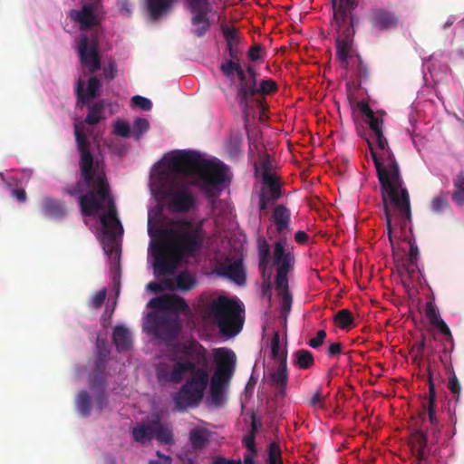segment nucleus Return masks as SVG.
<instances>
[{"label":"nucleus","mask_w":464,"mask_h":464,"mask_svg":"<svg viewBox=\"0 0 464 464\" xmlns=\"http://www.w3.org/2000/svg\"><path fill=\"white\" fill-rule=\"evenodd\" d=\"M154 437L160 442L171 444L173 442V433L171 430L160 423V418L153 419Z\"/></svg>","instance_id":"nucleus-37"},{"label":"nucleus","mask_w":464,"mask_h":464,"mask_svg":"<svg viewBox=\"0 0 464 464\" xmlns=\"http://www.w3.org/2000/svg\"><path fill=\"white\" fill-rule=\"evenodd\" d=\"M95 401L97 407L102 410L107 405V394L105 389H102L96 392Z\"/></svg>","instance_id":"nucleus-61"},{"label":"nucleus","mask_w":464,"mask_h":464,"mask_svg":"<svg viewBox=\"0 0 464 464\" xmlns=\"http://www.w3.org/2000/svg\"><path fill=\"white\" fill-rule=\"evenodd\" d=\"M148 231L160 240L153 249V266L155 273L160 276L172 274L183 258L198 256L206 239L203 221L188 218L171 219L167 227L155 232L149 226Z\"/></svg>","instance_id":"nucleus-4"},{"label":"nucleus","mask_w":464,"mask_h":464,"mask_svg":"<svg viewBox=\"0 0 464 464\" xmlns=\"http://www.w3.org/2000/svg\"><path fill=\"white\" fill-rule=\"evenodd\" d=\"M189 442L194 450H200L209 443V432L203 428H194L189 431Z\"/></svg>","instance_id":"nucleus-29"},{"label":"nucleus","mask_w":464,"mask_h":464,"mask_svg":"<svg viewBox=\"0 0 464 464\" xmlns=\"http://www.w3.org/2000/svg\"><path fill=\"white\" fill-rule=\"evenodd\" d=\"M335 324L342 329H349L353 324V318L351 312L342 309L334 315Z\"/></svg>","instance_id":"nucleus-46"},{"label":"nucleus","mask_w":464,"mask_h":464,"mask_svg":"<svg viewBox=\"0 0 464 464\" xmlns=\"http://www.w3.org/2000/svg\"><path fill=\"white\" fill-rule=\"evenodd\" d=\"M285 353V362H287V352L286 350H281L280 348V335L278 332H275L271 341V355L274 360L280 363V359L283 354Z\"/></svg>","instance_id":"nucleus-47"},{"label":"nucleus","mask_w":464,"mask_h":464,"mask_svg":"<svg viewBox=\"0 0 464 464\" xmlns=\"http://www.w3.org/2000/svg\"><path fill=\"white\" fill-rule=\"evenodd\" d=\"M384 215L386 219L388 237L392 246H393V238H401V240L407 242L409 245L407 258L418 261L420 251L418 246L415 243V240L410 235L411 234V227H410L411 223V209L410 208V216L409 219L407 220L404 218H398V222L395 220L390 221L385 208Z\"/></svg>","instance_id":"nucleus-10"},{"label":"nucleus","mask_w":464,"mask_h":464,"mask_svg":"<svg viewBox=\"0 0 464 464\" xmlns=\"http://www.w3.org/2000/svg\"><path fill=\"white\" fill-rule=\"evenodd\" d=\"M429 372V401L427 402L426 410L420 413V418L422 420H425L426 415H428L429 421L430 424V430L433 435L437 438V435L440 433V426L439 420L435 414V400H436V391L435 384L432 380V373L430 369H428Z\"/></svg>","instance_id":"nucleus-16"},{"label":"nucleus","mask_w":464,"mask_h":464,"mask_svg":"<svg viewBox=\"0 0 464 464\" xmlns=\"http://www.w3.org/2000/svg\"><path fill=\"white\" fill-rule=\"evenodd\" d=\"M106 299V289L103 288L98 291L92 300V306L93 308H100Z\"/></svg>","instance_id":"nucleus-58"},{"label":"nucleus","mask_w":464,"mask_h":464,"mask_svg":"<svg viewBox=\"0 0 464 464\" xmlns=\"http://www.w3.org/2000/svg\"><path fill=\"white\" fill-rule=\"evenodd\" d=\"M69 17L80 24L81 30H87L97 24L95 8L92 4L84 5L81 10H71Z\"/></svg>","instance_id":"nucleus-20"},{"label":"nucleus","mask_w":464,"mask_h":464,"mask_svg":"<svg viewBox=\"0 0 464 464\" xmlns=\"http://www.w3.org/2000/svg\"><path fill=\"white\" fill-rule=\"evenodd\" d=\"M278 90L276 82L272 79L262 80L257 83V97L264 98L266 95L276 92Z\"/></svg>","instance_id":"nucleus-45"},{"label":"nucleus","mask_w":464,"mask_h":464,"mask_svg":"<svg viewBox=\"0 0 464 464\" xmlns=\"http://www.w3.org/2000/svg\"><path fill=\"white\" fill-rule=\"evenodd\" d=\"M44 214L51 218H61L65 214L64 203L51 198H44L42 205Z\"/></svg>","instance_id":"nucleus-30"},{"label":"nucleus","mask_w":464,"mask_h":464,"mask_svg":"<svg viewBox=\"0 0 464 464\" xmlns=\"http://www.w3.org/2000/svg\"><path fill=\"white\" fill-rule=\"evenodd\" d=\"M367 123L372 132V139L376 142L378 149H383L387 145V140L382 129L383 123L382 119L374 114L372 117L367 119Z\"/></svg>","instance_id":"nucleus-28"},{"label":"nucleus","mask_w":464,"mask_h":464,"mask_svg":"<svg viewBox=\"0 0 464 464\" xmlns=\"http://www.w3.org/2000/svg\"><path fill=\"white\" fill-rule=\"evenodd\" d=\"M451 198L454 203L459 206H464V187L463 188H455L454 191L451 194Z\"/></svg>","instance_id":"nucleus-62"},{"label":"nucleus","mask_w":464,"mask_h":464,"mask_svg":"<svg viewBox=\"0 0 464 464\" xmlns=\"http://www.w3.org/2000/svg\"><path fill=\"white\" fill-rule=\"evenodd\" d=\"M276 289L281 298V312L285 314V320H286V315L291 310L293 300L289 291L288 281H285L282 285L276 282Z\"/></svg>","instance_id":"nucleus-35"},{"label":"nucleus","mask_w":464,"mask_h":464,"mask_svg":"<svg viewBox=\"0 0 464 464\" xmlns=\"http://www.w3.org/2000/svg\"><path fill=\"white\" fill-rule=\"evenodd\" d=\"M90 386L92 390H102L105 389V380L103 374H98L95 372L94 374L90 375Z\"/></svg>","instance_id":"nucleus-54"},{"label":"nucleus","mask_w":464,"mask_h":464,"mask_svg":"<svg viewBox=\"0 0 464 464\" xmlns=\"http://www.w3.org/2000/svg\"><path fill=\"white\" fill-rule=\"evenodd\" d=\"M182 353L188 359L176 361L171 366L160 363L156 369L160 382L179 383L189 373L184 384L173 395L176 408L184 411L198 406L202 401L208 384L211 400L218 405L225 384L210 379V359L207 349L199 343H191L183 347Z\"/></svg>","instance_id":"nucleus-2"},{"label":"nucleus","mask_w":464,"mask_h":464,"mask_svg":"<svg viewBox=\"0 0 464 464\" xmlns=\"http://www.w3.org/2000/svg\"><path fill=\"white\" fill-rule=\"evenodd\" d=\"M236 85V98L244 114L247 115L252 102L261 103L257 97V82L246 79V72L239 73Z\"/></svg>","instance_id":"nucleus-13"},{"label":"nucleus","mask_w":464,"mask_h":464,"mask_svg":"<svg viewBox=\"0 0 464 464\" xmlns=\"http://www.w3.org/2000/svg\"><path fill=\"white\" fill-rule=\"evenodd\" d=\"M105 108L104 101L101 100L95 102L89 108L88 113L85 118V123L89 125L97 124L102 119V113Z\"/></svg>","instance_id":"nucleus-42"},{"label":"nucleus","mask_w":464,"mask_h":464,"mask_svg":"<svg viewBox=\"0 0 464 464\" xmlns=\"http://www.w3.org/2000/svg\"><path fill=\"white\" fill-rule=\"evenodd\" d=\"M75 404L78 411L83 417H88L92 411V401L86 391H81L76 397Z\"/></svg>","instance_id":"nucleus-41"},{"label":"nucleus","mask_w":464,"mask_h":464,"mask_svg":"<svg viewBox=\"0 0 464 464\" xmlns=\"http://www.w3.org/2000/svg\"><path fill=\"white\" fill-rule=\"evenodd\" d=\"M256 243L259 259L258 267L264 276L271 261L270 246L264 237H259Z\"/></svg>","instance_id":"nucleus-26"},{"label":"nucleus","mask_w":464,"mask_h":464,"mask_svg":"<svg viewBox=\"0 0 464 464\" xmlns=\"http://www.w3.org/2000/svg\"><path fill=\"white\" fill-rule=\"evenodd\" d=\"M266 464H283L281 449L276 442H271L268 447V459Z\"/></svg>","instance_id":"nucleus-48"},{"label":"nucleus","mask_w":464,"mask_h":464,"mask_svg":"<svg viewBox=\"0 0 464 464\" xmlns=\"http://www.w3.org/2000/svg\"><path fill=\"white\" fill-rule=\"evenodd\" d=\"M190 12L193 14L191 23L193 25H197V28L193 31V34L197 37L204 36L210 27L207 9H200L198 11Z\"/></svg>","instance_id":"nucleus-25"},{"label":"nucleus","mask_w":464,"mask_h":464,"mask_svg":"<svg viewBox=\"0 0 464 464\" xmlns=\"http://www.w3.org/2000/svg\"><path fill=\"white\" fill-rule=\"evenodd\" d=\"M262 185L258 195V207L260 211L266 212L268 208L283 196V188L279 177L271 172L268 160L262 162Z\"/></svg>","instance_id":"nucleus-8"},{"label":"nucleus","mask_w":464,"mask_h":464,"mask_svg":"<svg viewBox=\"0 0 464 464\" xmlns=\"http://www.w3.org/2000/svg\"><path fill=\"white\" fill-rule=\"evenodd\" d=\"M83 85V82L79 79L76 86V97L78 103L85 104L90 100H92L99 95V90L102 87V83L98 77L92 76L88 80L86 92H84Z\"/></svg>","instance_id":"nucleus-21"},{"label":"nucleus","mask_w":464,"mask_h":464,"mask_svg":"<svg viewBox=\"0 0 464 464\" xmlns=\"http://www.w3.org/2000/svg\"><path fill=\"white\" fill-rule=\"evenodd\" d=\"M413 447L416 449L418 460H423L426 457V449L428 443L427 433L420 429L415 430L411 437Z\"/></svg>","instance_id":"nucleus-36"},{"label":"nucleus","mask_w":464,"mask_h":464,"mask_svg":"<svg viewBox=\"0 0 464 464\" xmlns=\"http://www.w3.org/2000/svg\"><path fill=\"white\" fill-rule=\"evenodd\" d=\"M132 105L140 108L142 111H150L152 108V102L148 98L135 95L131 98Z\"/></svg>","instance_id":"nucleus-53"},{"label":"nucleus","mask_w":464,"mask_h":464,"mask_svg":"<svg viewBox=\"0 0 464 464\" xmlns=\"http://www.w3.org/2000/svg\"><path fill=\"white\" fill-rule=\"evenodd\" d=\"M336 55L344 68L349 66V57L352 58L353 36L355 34L353 17H351L348 24L341 30H336Z\"/></svg>","instance_id":"nucleus-15"},{"label":"nucleus","mask_w":464,"mask_h":464,"mask_svg":"<svg viewBox=\"0 0 464 464\" xmlns=\"http://www.w3.org/2000/svg\"><path fill=\"white\" fill-rule=\"evenodd\" d=\"M293 358V364L299 369L307 370L314 365V354L308 350L300 349L295 351Z\"/></svg>","instance_id":"nucleus-32"},{"label":"nucleus","mask_w":464,"mask_h":464,"mask_svg":"<svg viewBox=\"0 0 464 464\" xmlns=\"http://www.w3.org/2000/svg\"><path fill=\"white\" fill-rule=\"evenodd\" d=\"M271 220L274 222L279 237L285 236V231L289 227L291 221L290 210L285 205L276 206Z\"/></svg>","instance_id":"nucleus-22"},{"label":"nucleus","mask_w":464,"mask_h":464,"mask_svg":"<svg viewBox=\"0 0 464 464\" xmlns=\"http://www.w3.org/2000/svg\"><path fill=\"white\" fill-rule=\"evenodd\" d=\"M131 435L138 443L144 444L150 441L154 438L153 420L148 423H141L134 427L131 430Z\"/></svg>","instance_id":"nucleus-27"},{"label":"nucleus","mask_w":464,"mask_h":464,"mask_svg":"<svg viewBox=\"0 0 464 464\" xmlns=\"http://www.w3.org/2000/svg\"><path fill=\"white\" fill-rule=\"evenodd\" d=\"M430 209L435 214H442L444 211L450 209V202L447 197L440 194L431 198L430 204Z\"/></svg>","instance_id":"nucleus-44"},{"label":"nucleus","mask_w":464,"mask_h":464,"mask_svg":"<svg viewBox=\"0 0 464 464\" xmlns=\"http://www.w3.org/2000/svg\"><path fill=\"white\" fill-rule=\"evenodd\" d=\"M112 341L119 353L131 348L132 339L130 332L124 326H116L112 334Z\"/></svg>","instance_id":"nucleus-23"},{"label":"nucleus","mask_w":464,"mask_h":464,"mask_svg":"<svg viewBox=\"0 0 464 464\" xmlns=\"http://www.w3.org/2000/svg\"><path fill=\"white\" fill-rule=\"evenodd\" d=\"M74 135L80 154L81 177L87 187L96 188V191L91 189L79 196L81 210L83 216L92 217L107 208V213H103L100 218L104 227V235L110 239V243L104 246V250L116 261L119 271L121 251L114 239L117 234L121 233L122 227L116 216V208L110 193V186L105 173L96 171L94 158L91 152V143L87 135L77 124H74Z\"/></svg>","instance_id":"nucleus-3"},{"label":"nucleus","mask_w":464,"mask_h":464,"mask_svg":"<svg viewBox=\"0 0 464 464\" xmlns=\"http://www.w3.org/2000/svg\"><path fill=\"white\" fill-rule=\"evenodd\" d=\"M242 312L237 300L225 295L214 299L204 310L205 316L213 321L222 335L227 337H234L242 330Z\"/></svg>","instance_id":"nucleus-6"},{"label":"nucleus","mask_w":464,"mask_h":464,"mask_svg":"<svg viewBox=\"0 0 464 464\" xmlns=\"http://www.w3.org/2000/svg\"><path fill=\"white\" fill-rule=\"evenodd\" d=\"M226 275L229 279H231L238 285H243L246 284V274L242 262L239 260L234 261L232 264L227 266Z\"/></svg>","instance_id":"nucleus-34"},{"label":"nucleus","mask_w":464,"mask_h":464,"mask_svg":"<svg viewBox=\"0 0 464 464\" xmlns=\"http://www.w3.org/2000/svg\"><path fill=\"white\" fill-rule=\"evenodd\" d=\"M214 360L217 363V369L211 379L225 384L233 375L236 354L231 349L217 348L214 350Z\"/></svg>","instance_id":"nucleus-12"},{"label":"nucleus","mask_w":464,"mask_h":464,"mask_svg":"<svg viewBox=\"0 0 464 464\" xmlns=\"http://www.w3.org/2000/svg\"><path fill=\"white\" fill-rule=\"evenodd\" d=\"M402 269L410 276L414 275L416 271L419 270L417 261L407 258L402 265Z\"/></svg>","instance_id":"nucleus-63"},{"label":"nucleus","mask_w":464,"mask_h":464,"mask_svg":"<svg viewBox=\"0 0 464 464\" xmlns=\"http://www.w3.org/2000/svg\"><path fill=\"white\" fill-rule=\"evenodd\" d=\"M271 259L276 271V282L282 285L288 281V274L295 264L294 246L288 242L286 236L279 237L274 243Z\"/></svg>","instance_id":"nucleus-7"},{"label":"nucleus","mask_w":464,"mask_h":464,"mask_svg":"<svg viewBox=\"0 0 464 464\" xmlns=\"http://www.w3.org/2000/svg\"><path fill=\"white\" fill-rule=\"evenodd\" d=\"M425 315L430 324L446 337V341L450 344V351H452L454 347L453 336L448 324L440 316L439 311L433 302L429 301L426 303Z\"/></svg>","instance_id":"nucleus-18"},{"label":"nucleus","mask_w":464,"mask_h":464,"mask_svg":"<svg viewBox=\"0 0 464 464\" xmlns=\"http://www.w3.org/2000/svg\"><path fill=\"white\" fill-rule=\"evenodd\" d=\"M326 338V332L324 330H319L316 333V336L314 338H311L308 341V345L314 349L319 348L323 343L324 339Z\"/></svg>","instance_id":"nucleus-55"},{"label":"nucleus","mask_w":464,"mask_h":464,"mask_svg":"<svg viewBox=\"0 0 464 464\" xmlns=\"http://www.w3.org/2000/svg\"><path fill=\"white\" fill-rule=\"evenodd\" d=\"M367 20L372 29L378 33L394 30L400 24V18L396 13L382 7L370 9Z\"/></svg>","instance_id":"nucleus-14"},{"label":"nucleus","mask_w":464,"mask_h":464,"mask_svg":"<svg viewBox=\"0 0 464 464\" xmlns=\"http://www.w3.org/2000/svg\"><path fill=\"white\" fill-rule=\"evenodd\" d=\"M223 35L227 42V50L230 58L237 59L240 56V50L237 48L239 44L238 31L235 27H223Z\"/></svg>","instance_id":"nucleus-24"},{"label":"nucleus","mask_w":464,"mask_h":464,"mask_svg":"<svg viewBox=\"0 0 464 464\" xmlns=\"http://www.w3.org/2000/svg\"><path fill=\"white\" fill-rule=\"evenodd\" d=\"M349 68L353 70L359 78L368 77V68L366 64L363 63L360 54H352V58L349 57V66L346 69Z\"/></svg>","instance_id":"nucleus-43"},{"label":"nucleus","mask_w":464,"mask_h":464,"mask_svg":"<svg viewBox=\"0 0 464 464\" xmlns=\"http://www.w3.org/2000/svg\"><path fill=\"white\" fill-rule=\"evenodd\" d=\"M114 134L122 137V138H128L130 134V125L123 121H117L114 123Z\"/></svg>","instance_id":"nucleus-52"},{"label":"nucleus","mask_w":464,"mask_h":464,"mask_svg":"<svg viewBox=\"0 0 464 464\" xmlns=\"http://www.w3.org/2000/svg\"><path fill=\"white\" fill-rule=\"evenodd\" d=\"M425 315L430 324L446 337V341L450 344V351H452L454 347L453 336L448 324L440 316L439 311L433 302L429 301L426 303Z\"/></svg>","instance_id":"nucleus-17"},{"label":"nucleus","mask_w":464,"mask_h":464,"mask_svg":"<svg viewBox=\"0 0 464 464\" xmlns=\"http://www.w3.org/2000/svg\"><path fill=\"white\" fill-rule=\"evenodd\" d=\"M449 373L450 376L448 382V388L450 391V392L456 397V401H458L461 391V386L454 371H451Z\"/></svg>","instance_id":"nucleus-50"},{"label":"nucleus","mask_w":464,"mask_h":464,"mask_svg":"<svg viewBox=\"0 0 464 464\" xmlns=\"http://www.w3.org/2000/svg\"><path fill=\"white\" fill-rule=\"evenodd\" d=\"M150 128L149 121L145 118H137L133 123V136L139 139Z\"/></svg>","instance_id":"nucleus-51"},{"label":"nucleus","mask_w":464,"mask_h":464,"mask_svg":"<svg viewBox=\"0 0 464 464\" xmlns=\"http://www.w3.org/2000/svg\"><path fill=\"white\" fill-rule=\"evenodd\" d=\"M167 169L157 178L158 192L170 213L186 214L196 208L197 199L182 175H192L193 184L208 197L215 196L225 183L227 169L221 162L206 160L196 151H180L165 158Z\"/></svg>","instance_id":"nucleus-1"},{"label":"nucleus","mask_w":464,"mask_h":464,"mask_svg":"<svg viewBox=\"0 0 464 464\" xmlns=\"http://www.w3.org/2000/svg\"><path fill=\"white\" fill-rule=\"evenodd\" d=\"M165 311L188 314L190 309L183 297L177 295H166Z\"/></svg>","instance_id":"nucleus-33"},{"label":"nucleus","mask_w":464,"mask_h":464,"mask_svg":"<svg viewBox=\"0 0 464 464\" xmlns=\"http://www.w3.org/2000/svg\"><path fill=\"white\" fill-rule=\"evenodd\" d=\"M239 57L237 59L230 58L220 64V71L224 76L233 79L235 74H237L238 78L239 73L245 72V70L239 63Z\"/></svg>","instance_id":"nucleus-38"},{"label":"nucleus","mask_w":464,"mask_h":464,"mask_svg":"<svg viewBox=\"0 0 464 464\" xmlns=\"http://www.w3.org/2000/svg\"><path fill=\"white\" fill-rule=\"evenodd\" d=\"M104 78L107 81H111L116 76V65L114 62H110L107 65H105L102 69Z\"/></svg>","instance_id":"nucleus-59"},{"label":"nucleus","mask_w":464,"mask_h":464,"mask_svg":"<svg viewBox=\"0 0 464 464\" xmlns=\"http://www.w3.org/2000/svg\"><path fill=\"white\" fill-rule=\"evenodd\" d=\"M173 0H146L148 12L152 19L160 18L172 6Z\"/></svg>","instance_id":"nucleus-31"},{"label":"nucleus","mask_w":464,"mask_h":464,"mask_svg":"<svg viewBox=\"0 0 464 464\" xmlns=\"http://www.w3.org/2000/svg\"><path fill=\"white\" fill-rule=\"evenodd\" d=\"M262 51V47L260 44H255L254 46L250 47L248 50V58L253 61L256 62L261 59L260 53Z\"/></svg>","instance_id":"nucleus-64"},{"label":"nucleus","mask_w":464,"mask_h":464,"mask_svg":"<svg viewBox=\"0 0 464 464\" xmlns=\"http://www.w3.org/2000/svg\"><path fill=\"white\" fill-rule=\"evenodd\" d=\"M271 385L276 388V396L284 398L286 393L288 382L287 362H285V353L281 356L280 363L277 369L270 373Z\"/></svg>","instance_id":"nucleus-19"},{"label":"nucleus","mask_w":464,"mask_h":464,"mask_svg":"<svg viewBox=\"0 0 464 464\" xmlns=\"http://www.w3.org/2000/svg\"><path fill=\"white\" fill-rule=\"evenodd\" d=\"M148 331L157 338L169 341L176 338L181 330L177 315L150 312L147 315Z\"/></svg>","instance_id":"nucleus-9"},{"label":"nucleus","mask_w":464,"mask_h":464,"mask_svg":"<svg viewBox=\"0 0 464 464\" xmlns=\"http://www.w3.org/2000/svg\"><path fill=\"white\" fill-rule=\"evenodd\" d=\"M166 295L154 297L148 303V307L165 310Z\"/></svg>","instance_id":"nucleus-60"},{"label":"nucleus","mask_w":464,"mask_h":464,"mask_svg":"<svg viewBox=\"0 0 464 464\" xmlns=\"http://www.w3.org/2000/svg\"><path fill=\"white\" fill-rule=\"evenodd\" d=\"M77 51L81 64L94 73L101 69V54L99 51V38L96 34L88 36L82 34L79 37Z\"/></svg>","instance_id":"nucleus-11"},{"label":"nucleus","mask_w":464,"mask_h":464,"mask_svg":"<svg viewBox=\"0 0 464 464\" xmlns=\"http://www.w3.org/2000/svg\"><path fill=\"white\" fill-rule=\"evenodd\" d=\"M196 285L195 278L187 271L180 272L175 278L174 290L183 292L191 290Z\"/></svg>","instance_id":"nucleus-40"},{"label":"nucleus","mask_w":464,"mask_h":464,"mask_svg":"<svg viewBox=\"0 0 464 464\" xmlns=\"http://www.w3.org/2000/svg\"><path fill=\"white\" fill-rule=\"evenodd\" d=\"M147 289L153 293H160L164 290H174V283L171 280L165 279L160 283L150 282L147 285Z\"/></svg>","instance_id":"nucleus-49"},{"label":"nucleus","mask_w":464,"mask_h":464,"mask_svg":"<svg viewBox=\"0 0 464 464\" xmlns=\"http://www.w3.org/2000/svg\"><path fill=\"white\" fill-rule=\"evenodd\" d=\"M332 6L334 11L333 25L335 30H341L343 26L349 24L353 17L352 13L337 8L336 0H332Z\"/></svg>","instance_id":"nucleus-39"},{"label":"nucleus","mask_w":464,"mask_h":464,"mask_svg":"<svg viewBox=\"0 0 464 464\" xmlns=\"http://www.w3.org/2000/svg\"><path fill=\"white\" fill-rule=\"evenodd\" d=\"M308 404H309L310 407H316V406H318L321 409L324 408V398L323 396V392H322V389L321 388L316 390V392H314V394L311 398V400H310Z\"/></svg>","instance_id":"nucleus-56"},{"label":"nucleus","mask_w":464,"mask_h":464,"mask_svg":"<svg viewBox=\"0 0 464 464\" xmlns=\"http://www.w3.org/2000/svg\"><path fill=\"white\" fill-rule=\"evenodd\" d=\"M358 3L356 0H340L339 3L336 2V7L350 13H353V10L357 7Z\"/></svg>","instance_id":"nucleus-57"},{"label":"nucleus","mask_w":464,"mask_h":464,"mask_svg":"<svg viewBox=\"0 0 464 464\" xmlns=\"http://www.w3.org/2000/svg\"><path fill=\"white\" fill-rule=\"evenodd\" d=\"M377 178L381 187L383 208L389 220L409 219L410 194L401 176L399 164L388 144L377 153L369 142Z\"/></svg>","instance_id":"nucleus-5"}]
</instances>
